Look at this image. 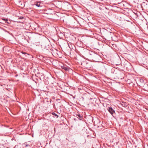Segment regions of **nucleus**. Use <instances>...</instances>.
I'll use <instances>...</instances> for the list:
<instances>
[{
    "label": "nucleus",
    "mask_w": 148,
    "mask_h": 148,
    "mask_svg": "<svg viewBox=\"0 0 148 148\" xmlns=\"http://www.w3.org/2000/svg\"><path fill=\"white\" fill-rule=\"evenodd\" d=\"M108 110L112 115L115 113L114 110L112 107H109Z\"/></svg>",
    "instance_id": "1"
},
{
    "label": "nucleus",
    "mask_w": 148,
    "mask_h": 148,
    "mask_svg": "<svg viewBox=\"0 0 148 148\" xmlns=\"http://www.w3.org/2000/svg\"><path fill=\"white\" fill-rule=\"evenodd\" d=\"M62 69H64L65 71H69V68L67 67L63 66H62Z\"/></svg>",
    "instance_id": "2"
},
{
    "label": "nucleus",
    "mask_w": 148,
    "mask_h": 148,
    "mask_svg": "<svg viewBox=\"0 0 148 148\" xmlns=\"http://www.w3.org/2000/svg\"><path fill=\"white\" fill-rule=\"evenodd\" d=\"M35 5L38 7H41L42 6V5H41V3L39 2L36 3Z\"/></svg>",
    "instance_id": "3"
},
{
    "label": "nucleus",
    "mask_w": 148,
    "mask_h": 148,
    "mask_svg": "<svg viewBox=\"0 0 148 148\" xmlns=\"http://www.w3.org/2000/svg\"><path fill=\"white\" fill-rule=\"evenodd\" d=\"M77 117H78L79 119L80 120H82V116L80 114H77Z\"/></svg>",
    "instance_id": "4"
},
{
    "label": "nucleus",
    "mask_w": 148,
    "mask_h": 148,
    "mask_svg": "<svg viewBox=\"0 0 148 148\" xmlns=\"http://www.w3.org/2000/svg\"><path fill=\"white\" fill-rule=\"evenodd\" d=\"M23 145H25V147H28V146H29V147L30 146V145H29V144H27V142H25V143H24L23 144Z\"/></svg>",
    "instance_id": "5"
},
{
    "label": "nucleus",
    "mask_w": 148,
    "mask_h": 148,
    "mask_svg": "<svg viewBox=\"0 0 148 148\" xmlns=\"http://www.w3.org/2000/svg\"><path fill=\"white\" fill-rule=\"evenodd\" d=\"M52 114L54 116H56L57 118H58V115H57L56 113H55L54 112H53L52 113Z\"/></svg>",
    "instance_id": "6"
},
{
    "label": "nucleus",
    "mask_w": 148,
    "mask_h": 148,
    "mask_svg": "<svg viewBox=\"0 0 148 148\" xmlns=\"http://www.w3.org/2000/svg\"><path fill=\"white\" fill-rule=\"evenodd\" d=\"M121 104L124 107H125L126 106V103L125 102H122Z\"/></svg>",
    "instance_id": "7"
},
{
    "label": "nucleus",
    "mask_w": 148,
    "mask_h": 148,
    "mask_svg": "<svg viewBox=\"0 0 148 148\" xmlns=\"http://www.w3.org/2000/svg\"><path fill=\"white\" fill-rule=\"evenodd\" d=\"M23 18H24L23 16H21L18 18V19H22Z\"/></svg>",
    "instance_id": "8"
},
{
    "label": "nucleus",
    "mask_w": 148,
    "mask_h": 148,
    "mask_svg": "<svg viewBox=\"0 0 148 148\" xmlns=\"http://www.w3.org/2000/svg\"><path fill=\"white\" fill-rule=\"evenodd\" d=\"M3 20L5 21V23H6V22L8 21V19L6 18H5L4 19H3Z\"/></svg>",
    "instance_id": "9"
},
{
    "label": "nucleus",
    "mask_w": 148,
    "mask_h": 148,
    "mask_svg": "<svg viewBox=\"0 0 148 148\" xmlns=\"http://www.w3.org/2000/svg\"><path fill=\"white\" fill-rule=\"evenodd\" d=\"M95 56L96 57H99V56L98 55H97V54H96L95 55Z\"/></svg>",
    "instance_id": "10"
},
{
    "label": "nucleus",
    "mask_w": 148,
    "mask_h": 148,
    "mask_svg": "<svg viewBox=\"0 0 148 148\" xmlns=\"http://www.w3.org/2000/svg\"><path fill=\"white\" fill-rule=\"evenodd\" d=\"M6 23H8V24H9L10 23V21H9V22H8V21L6 22Z\"/></svg>",
    "instance_id": "11"
},
{
    "label": "nucleus",
    "mask_w": 148,
    "mask_h": 148,
    "mask_svg": "<svg viewBox=\"0 0 148 148\" xmlns=\"http://www.w3.org/2000/svg\"><path fill=\"white\" fill-rule=\"evenodd\" d=\"M22 53L23 54H26V53L25 52H22Z\"/></svg>",
    "instance_id": "12"
}]
</instances>
